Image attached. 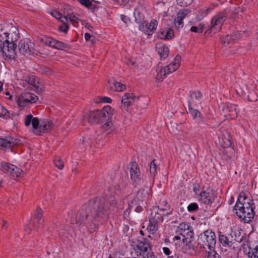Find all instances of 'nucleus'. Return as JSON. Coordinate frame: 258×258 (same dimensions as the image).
Returning a JSON list of instances; mask_svg holds the SVG:
<instances>
[{
	"label": "nucleus",
	"instance_id": "1",
	"mask_svg": "<svg viewBox=\"0 0 258 258\" xmlns=\"http://www.w3.org/2000/svg\"><path fill=\"white\" fill-rule=\"evenodd\" d=\"M19 38V30L11 24L3 26L0 31V52L7 59L14 58L17 45L15 42Z\"/></svg>",
	"mask_w": 258,
	"mask_h": 258
},
{
	"label": "nucleus",
	"instance_id": "2",
	"mask_svg": "<svg viewBox=\"0 0 258 258\" xmlns=\"http://www.w3.org/2000/svg\"><path fill=\"white\" fill-rule=\"evenodd\" d=\"M252 204L251 199L245 192L242 191L239 194L234 209L236 215L246 223L250 222L254 215Z\"/></svg>",
	"mask_w": 258,
	"mask_h": 258
},
{
	"label": "nucleus",
	"instance_id": "3",
	"mask_svg": "<svg viewBox=\"0 0 258 258\" xmlns=\"http://www.w3.org/2000/svg\"><path fill=\"white\" fill-rule=\"evenodd\" d=\"M107 206L104 202H96L88 217L86 228L89 232L92 233L98 227V222L105 220L108 216Z\"/></svg>",
	"mask_w": 258,
	"mask_h": 258
},
{
	"label": "nucleus",
	"instance_id": "4",
	"mask_svg": "<svg viewBox=\"0 0 258 258\" xmlns=\"http://www.w3.org/2000/svg\"><path fill=\"white\" fill-rule=\"evenodd\" d=\"M177 232L180 235H176L173 238L175 245L179 243L176 242L175 241L182 240V247L185 250L187 253L193 254L194 251L192 248L191 242L193 240L194 232L192 227L188 223H181L177 227Z\"/></svg>",
	"mask_w": 258,
	"mask_h": 258
},
{
	"label": "nucleus",
	"instance_id": "5",
	"mask_svg": "<svg viewBox=\"0 0 258 258\" xmlns=\"http://www.w3.org/2000/svg\"><path fill=\"white\" fill-rule=\"evenodd\" d=\"M135 254L137 258H156L154 255H148V250L150 248V244L148 241L136 240L131 243Z\"/></svg>",
	"mask_w": 258,
	"mask_h": 258
},
{
	"label": "nucleus",
	"instance_id": "6",
	"mask_svg": "<svg viewBox=\"0 0 258 258\" xmlns=\"http://www.w3.org/2000/svg\"><path fill=\"white\" fill-rule=\"evenodd\" d=\"M198 242L204 248L211 250L216 243L215 233L211 230L205 231L199 236Z\"/></svg>",
	"mask_w": 258,
	"mask_h": 258
},
{
	"label": "nucleus",
	"instance_id": "7",
	"mask_svg": "<svg viewBox=\"0 0 258 258\" xmlns=\"http://www.w3.org/2000/svg\"><path fill=\"white\" fill-rule=\"evenodd\" d=\"M219 109L223 116L227 119H234L237 116V107L236 105L231 103H221Z\"/></svg>",
	"mask_w": 258,
	"mask_h": 258
},
{
	"label": "nucleus",
	"instance_id": "8",
	"mask_svg": "<svg viewBox=\"0 0 258 258\" xmlns=\"http://www.w3.org/2000/svg\"><path fill=\"white\" fill-rule=\"evenodd\" d=\"M38 97L33 93H25L20 95L17 99V102L19 106L24 107L27 103H34L37 100Z\"/></svg>",
	"mask_w": 258,
	"mask_h": 258
},
{
	"label": "nucleus",
	"instance_id": "9",
	"mask_svg": "<svg viewBox=\"0 0 258 258\" xmlns=\"http://www.w3.org/2000/svg\"><path fill=\"white\" fill-rule=\"evenodd\" d=\"M165 208H153L151 215L155 216V219L158 221H163V216H168L172 213L170 207L166 204Z\"/></svg>",
	"mask_w": 258,
	"mask_h": 258
},
{
	"label": "nucleus",
	"instance_id": "10",
	"mask_svg": "<svg viewBox=\"0 0 258 258\" xmlns=\"http://www.w3.org/2000/svg\"><path fill=\"white\" fill-rule=\"evenodd\" d=\"M39 41L45 45H48L58 49H61L65 47V44L63 42L45 36H40L39 38Z\"/></svg>",
	"mask_w": 258,
	"mask_h": 258
},
{
	"label": "nucleus",
	"instance_id": "11",
	"mask_svg": "<svg viewBox=\"0 0 258 258\" xmlns=\"http://www.w3.org/2000/svg\"><path fill=\"white\" fill-rule=\"evenodd\" d=\"M157 26V22L156 20H152L150 23L144 21L140 24L139 30L146 34L151 35L154 33Z\"/></svg>",
	"mask_w": 258,
	"mask_h": 258
},
{
	"label": "nucleus",
	"instance_id": "12",
	"mask_svg": "<svg viewBox=\"0 0 258 258\" xmlns=\"http://www.w3.org/2000/svg\"><path fill=\"white\" fill-rule=\"evenodd\" d=\"M102 121L99 110H94L87 114V116L83 119L82 123L83 125H87V123L92 124Z\"/></svg>",
	"mask_w": 258,
	"mask_h": 258
},
{
	"label": "nucleus",
	"instance_id": "13",
	"mask_svg": "<svg viewBox=\"0 0 258 258\" xmlns=\"http://www.w3.org/2000/svg\"><path fill=\"white\" fill-rule=\"evenodd\" d=\"M1 170L4 172L10 173L14 177L19 176L22 172V170L14 165L6 162L1 163Z\"/></svg>",
	"mask_w": 258,
	"mask_h": 258
},
{
	"label": "nucleus",
	"instance_id": "14",
	"mask_svg": "<svg viewBox=\"0 0 258 258\" xmlns=\"http://www.w3.org/2000/svg\"><path fill=\"white\" fill-rule=\"evenodd\" d=\"M225 20V17L223 14H219L214 17L211 21V31L216 32L219 31L221 29Z\"/></svg>",
	"mask_w": 258,
	"mask_h": 258
},
{
	"label": "nucleus",
	"instance_id": "15",
	"mask_svg": "<svg viewBox=\"0 0 258 258\" xmlns=\"http://www.w3.org/2000/svg\"><path fill=\"white\" fill-rule=\"evenodd\" d=\"M199 201L204 205H209L213 203L215 199L214 195L211 192L204 191L202 192L198 198Z\"/></svg>",
	"mask_w": 258,
	"mask_h": 258
},
{
	"label": "nucleus",
	"instance_id": "16",
	"mask_svg": "<svg viewBox=\"0 0 258 258\" xmlns=\"http://www.w3.org/2000/svg\"><path fill=\"white\" fill-rule=\"evenodd\" d=\"M243 34V33L237 32L231 35H227L222 38L221 42L225 46L234 43Z\"/></svg>",
	"mask_w": 258,
	"mask_h": 258
},
{
	"label": "nucleus",
	"instance_id": "17",
	"mask_svg": "<svg viewBox=\"0 0 258 258\" xmlns=\"http://www.w3.org/2000/svg\"><path fill=\"white\" fill-rule=\"evenodd\" d=\"M32 123L33 132L37 134V130L38 129L39 121L37 117H33L31 114L27 115L25 117V124L26 126H28Z\"/></svg>",
	"mask_w": 258,
	"mask_h": 258
},
{
	"label": "nucleus",
	"instance_id": "18",
	"mask_svg": "<svg viewBox=\"0 0 258 258\" xmlns=\"http://www.w3.org/2000/svg\"><path fill=\"white\" fill-rule=\"evenodd\" d=\"M130 175L134 182H138L141 179V172L136 162H132L131 164Z\"/></svg>",
	"mask_w": 258,
	"mask_h": 258
},
{
	"label": "nucleus",
	"instance_id": "19",
	"mask_svg": "<svg viewBox=\"0 0 258 258\" xmlns=\"http://www.w3.org/2000/svg\"><path fill=\"white\" fill-rule=\"evenodd\" d=\"M100 114L102 121L110 119L114 112V109L110 106L106 105L101 110H99Z\"/></svg>",
	"mask_w": 258,
	"mask_h": 258
},
{
	"label": "nucleus",
	"instance_id": "20",
	"mask_svg": "<svg viewBox=\"0 0 258 258\" xmlns=\"http://www.w3.org/2000/svg\"><path fill=\"white\" fill-rule=\"evenodd\" d=\"M156 49L161 59H165L168 56L169 52V48L164 44L162 43L157 44Z\"/></svg>",
	"mask_w": 258,
	"mask_h": 258
},
{
	"label": "nucleus",
	"instance_id": "21",
	"mask_svg": "<svg viewBox=\"0 0 258 258\" xmlns=\"http://www.w3.org/2000/svg\"><path fill=\"white\" fill-rule=\"evenodd\" d=\"M108 84L110 90L116 92L123 91L126 88L125 85L117 82L114 80H109L108 81Z\"/></svg>",
	"mask_w": 258,
	"mask_h": 258
},
{
	"label": "nucleus",
	"instance_id": "22",
	"mask_svg": "<svg viewBox=\"0 0 258 258\" xmlns=\"http://www.w3.org/2000/svg\"><path fill=\"white\" fill-rule=\"evenodd\" d=\"M136 99L133 93H126L122 97L121 103L124 107H127L131 105Z\"/></svg>",
	"mask_w": 258,
	"mask_h": 258
},
{
	"label": "nucleus",
	"instance_id": "23",
	"mask_svg": "<svg viewBox=\"0 0 258 258\" xmlns=\"http://www.w3.org/2000/svg\"><path fill=\"white\" fill-rule=\"evenodd\" d=\"M16 144V140H14L13 138L8 137L6 139L1 138L0 148L1 149L11 148Z\"/></svg>",
	"mask_w": 258,
	"mask_h": 258
},
{
	"label": "nucleus",
	"instance_id": "24",
	"mask_svg": "<svg viewBox=\"0 0 258 258\" xmlns=\"http://www.w3.org/2000/svg\"><path fill=\"white\" fill-rule=\"evenodd\" d=\"M180 61V56L176 55L173 61H172L168 65L165 66L169 74L175 71L179 67Z\"/></svg>",
	"mask_w": 258,
	"mask_h": 258
},
{
	"label": "nucleus",
	"instance_id": "25",
	"mask_svg": "<svg viewBox=\"0 0 258 258\" xmlns=\"http://www.w3.org/2000/svg\"><path fill=\"white\" fill-rule=\"evenodd\" d=\"M143 3V2H140L139 6L136 7L134 10V16L137 23H140L144 18Z\"/></svg>",
	"mask_w": 258,
	"mask_h": 258
},
{
	"label": "nucleus",
	"instance_id": "26",
	"mask_svg": "<svg viewBox=\"0 0 258 258\" xmlns=\"http://www.w3.org/2000/svg\"><path fill=\"white\" fill-rule=\"evenodd\" d=\"M157 75L156 76V80L160 82L162 81L166 75L169 74L167 68L165 67L158 66L156 68Z\"/></svg>",
	"mask_w": 258,
	"mask_h": 258
},
{
	"label": "nucleus",
	"instance_id": "27",
	"mask_svg": "<svg viewBox=\"0 0 258 258\" xmlns=\"http://www.w3.org/2000/svg\"><path fill=\"white\" fill-rule=\"evenodd\" d=\"M152 218L149 220V224L147 230L151 234L156 232L158 227V223L162 221H158L155 219V216L152 215Z\"/></svg>",
	"mask_w": 258,
	"mask_h": 258
},
{
	"label": "nucleus",
	"instance_id": "28",
	"mask_svg": "<svg viewBox=\"0 0 258 258\" xmlns=\"http://www.w3.org/2000/svg\"><path fill=\"white\" fill-rule=\"evenodd\" d=\"M218 138L219 144L224 148L229 147L231 145L229 135L226 131L223 132L222 135Z\"/></svg>",
	"mask_w": 258,
	"mask_h": 258
},
{
	"label": "nucleus",
	"instance_id": "29",
	"mask_svg": "<svg viewBox=\"0 0 258 258\" xmlns=\"http://www.w3.org/2000/svg\"><path fill=\"white\" fill-rule=\"evenodd\" d=\"M34 44L28 42H21L19 45V49L23 53L31 52L34 49Z\"/></svg>",
	"mask_w": 258,
	"mask_h": 258
},
{
	"label": "nucleus",
	"instance_id": "30",
	"mask_svg": "<svg viewBox=\"0 0 258 258\" xmlns=\"http://www.w3.org/2000/svg\"><path fill=\"white\" fill-rule=\"evenodd\" d=\"M79 21V19L76 15L70 14L66 17H63L61 22L65 23L70 21L75 27H77Z\"/></svg>",
	"mask_w": 258,
	"mask_h": 258
},
{
	"label": "nucleus",
	"instance_id": "31",
	"mask_svg": "<svg viewBox=\"0 0 258 258\" xmlns=\"http://www.w3.org/2000/svg\"><path fill=\"white\" fill-rule=\"evenodd\" d=\"M54 127V125L51 121L49 120H43L40 126V132H49Z\"/></svg>",
	"mask_w": 258,
	"mask_h": 258
},
{
	"label": "nucleus",
	"instance_id": "32",
	"mask_svg": "<svg viewBox=\"0 0 258 258\" xmlns=\"http://www.w3.org/2000/svg\"><path fill=\"white\" fill-rule=\"evenodd\" d=\"M174 35V33L171 29H167L160 31L158 33V37L161 39H170Z\"/></svg>",
	"mask_w": 258,
	"mask_h": 258
},
{
	"label": "nucleus",
	"instance_id": "33",
	"mask_svg": "<svg viewBox=\"0 0 258 258\" xmlns=\"http://www.w3.org/2000/svg\"><path fill=\"white\" fill-rule=\"evenodd\" d=\"M245 88H240L239 90H237L236 91H237V93L240 95H247V98L248 99V100L249 101H254V99H253L251 97H250V96L249 95V94H252V92L251 91L252 89H250L247 88L246 87H245Z\"/></svg>",
	"mask_w": 258,
	"mask_h": 258
},
{
	"label": "nucleus",
	"instance_id": "34",
	"mask_svg": "<svg viewBox=\"0 0 258 258\" xmlns=\"http://www.w3.org/2000/svg\"><path fill=\"white\" fill-rule=\"evenodd\" d=\"M158 169V166L157 165L156 160H153L150 165V174L152 177H154L157 173V170Z\"/></svg>",
	"mask_w": 258,
	"mask_h": 258
},
{
	"label": "nucleus",
	"instance_id": "35",
	"mask_svg": "<svg viewBox=\"0 0 258 258\" xmlns=\"http://www.w3.org/2000/svg\"><path fill=\"white\" fill-rule=\"evenodd\" d=\"M114 130V127L111 121L106 122L102 125V130L107 134H110Z\"/></svg>",
	"mask_w": 258,
	"mask_h": 258
},
{
	"label": "nucleus",
	"instance_id": "36",
	"mask_svg": "<svg viewBox=\"0 0 258 258\" xmlns=\"http://www.w3.org/2000/svg\"><path fill=\"white\" fill-rule=\"evenodd\" d=\"M28 83L33 86L35 88L38 89V78L35 76L29 77L27 80Z\"/></svg>",
	"mask_w": 258,
	"mask_h": 258
},
{
	"label": "nucleus",
	"instance_id": "37",
	"mask_svg": "<svg viewBox=\"0 0 258 258\" xmlns=\"http://www.w3.org/2000/svg\"><path fill=\"white\" fill-rule=\"evenodd\" d=\"M0 117L4 119L10 118V113L8 110L4 106L0 105Z\"/></svg>",
	"mask_w": 258,
	"mask_h": 258
},
{
	"label": "nucleus",
	"instance_id": "38",
	"mask_svg": "<svg viewBox=\"0 0 258 258\" xmlns=\"http://www.w3.org/2000/svg\"><path fill=\"white\" fill-rule=\"evenodd\" d=\"M150 191V188L149 187H146L143 189H140L138 192V196L141 197L143 198H146L148 197Z\"/></svg>",
	"mask_w": 258,
	"mask_h": 258
},
{
	"label": "nucleus",
	"instance_id": "39",
	"mask_svg": "<svg viewBox=\"0 0 258 258\" xmlns=\"http://www.w3.org/2000/svg\"><path fill=\"white\" fill-rule=\"evenodd\" d=\"M54 164L56 167L59 170H62L64 167V163L60 157H56L54 160Z\"/></svg>",
	"mask_w": 258,
	"mask_h": 258
},
{
	"label": "nucleus",
	"instance_id": "40",
	"mask_svg": "<svg viewBox=\"0 0 258 258\" xmlns=\"http://www.w3.org/2000/svg\"><path fill=\"white\" fill-rule=\"evenodd\" d=\"M189 12L188 10L183 9L178 13L176 18L183 21L185 17L188 14Z\"/></svg>",
	"mask_w": 258,
	"mask_h": 258
},
{
	"label": "nucleus",
	"instance_id": "41",
	"mask_svg": "<svg viewBox=\"0 0 258 258\" xmlns=\"http://www.w3.org/2000/svg\"><path fill=\"white\" fill-rule=\"evenodd\" d=\"M248 256L249 258H258V246L248 252Z\"/></svg>",
	"mask_w": 258,
	"mask_h": 258
},
{
	"label": "nucleus",
	"instance_id": "42",
	"mask_svg": "<svg viewBox=\"0 0 258 258\" xmlns=\"http://www.w3.org/2000/svg\"><path fill=\"white\" fill-rule=\"evenodd\" d=\"M188 113L192 116L194 119L198 118L200 117V112L196 109H194L192 108H189Z\"/></svg>",
	"mask_w": 258,
	"mask_h": 258
},
{
	"label": "nucleus",
	"instance_id": "43",
	"mask_svg": "<svg viewBox=\"0 0 258 258\" xmlns=\"http://www.w3.org/2000/svg\"><path fill=\"white\" fill-rule=\"evenodd\" d=\"M192 0H176L177 3L181 7H186L189 5Z\"/></svg>",
	"mask_w": 258,
	"mask_h": 258
},
{
	"label": "nucleus",
	"instance_id": "44",
	"mask_svg": "<svg viewBox=\"0 0 258 258\" xmlns=\"http://www.w3.org/2000/svg\"><path fill=\"white\" fill-rule=\"evenodd\" d=\"M190 30L195 33H201L203 31V26L202 24H200L198 26H192Z\"/></svg>",
	"mask_w": 258,
	"mask_h": 258
},
{
	"label": "nucleus",
	"instance_id": "45",
	"mask_svg": "<svg viewBox=\"0 0 258 258\" xmlns=\"http://www.w3.org/2000/svg\"><path fill=\"white\" fill-rule=\"evenodd\" d=\"M90 143V139L88 137H83L80 140V146L83 147L84 146H87L88 144Z\"/></svg>",
	"mask_w": 258,
	"mask_h": 258
},
{
	"label": "nucleus",
	"instance_id": "46",
	"mask_svg": "<svg viewBox=\"0 0 258 258\" xmlns=\"http://www.w3.org/2000/svg\"><path fill=\"white\" fill-rule=\"evenodd\" d=\"M50 14L56 19H60L61 21V20L63 19L61 14L57 11H53L50 12Z\"/></svg>",
	"mask_w": 258,
	"mask_h": 258
},
{
	"label": "nucleus",
	"instance_id": "47",
	"mask_svg": "<svg viewBox=\"0 0 258 258\" xmlns=\"http://www.w3.org/2000/svg\"><path fill=\"white\" fill-rule=\"evenodd\" d=\"M78 1L82 5L87 8H90L92 5L91 0H78Z\"/></svg>",
	"mask_w": 258,
	"mask_h": 258
},
{
	"label": "nucleus",
	"instance_id": "48",
	"mask_svg": "<svg viewBox=\"0 0 258 258\" xmlns=\"http://www.w3.org/2000/svg\"><path fill=\"white\" fill-rule=\"evenodd\" d=\"M174 24L176 28L179 29L182 28L183 26V22L180 19H178L176 18L174 20Z\"/></svg>",
	"mask_w": 258,
	"mask_h": 258
},
{
	"label": "nucleus",
	"instance_id": "49",
	"mask_svg": "<svg viewBox=\"0 0 258 258\" xmlns=\"http://www.w3.org/2000/svg\"><path fill=\"white\" fill-rule=\"evenodd\" d=\"M202 96V93L199 91L194 92L190 94V97L192 99L195 98L197 100L201 98Z\"/></svg>",
	"mask_w": 258,
	"mask_h": 258
},
{
	"label": "nucleus",
	"instance_id": "50",
	"mask_svg": "<svg viewBox=\"0 0 258 258\" xmlns=\"http://www.w3.org/2000/svg\"><path fill=\"white\" fill-rule=\"evenodd\" d=\"M219 240L220 242L224 245L228 244V239L226 236L224 235H221L219 236Z\"/></svg>",
	"mask_w": 258,
	"mask_h": 258
},
{
	"label": "nucleus",
	"instance_id": "51",
	"mask_svg": "<svg viewBox=\"0 0 258 258\" xmlns=\"http://www.w3.org/2000/svg\"><path fill=\"white\" fill-rule=\"evenodd\" d=\"M198 208V205L195 203L189 204L187 207V210L188 211H194Z\"/></svg>",
	"mask_w": 258,
	"mask_h": 258
},
{
	"label": "nucleus",
	"instance_id": "52",
	"mask_svg": "<svg viewBox=\"0 0 258 258\" xmlns=\"http://www.w3.org/2000/svg\"><path fill=\"white\" fill-rule=\"evenodd\" d=\"M59 29L60 31L66 33L68 31L69 27L66 22L62 23V24L59 27Z\"/></svg>",
	"mask_w": 258,
	"mask_h": 258
},
{
	"label": "nucleus",
	"instance_id": "53",
	"mask_svg": "<svg viewBox=\"0 0 258 258\" xmlns=\"http://www.w3.org/2000/svg\"><path fill=\"white\" fill-rule=\"evenodd\" d=\"M99 101L103 103H110L112 100L108 97H102L99 98Z\"/></svg>",
	"mask_w": 258,
	"mask_h": 258
},
{
	"label": "nucleus",
	"instance_id": "54",
	"mask_svg": "<svg viewBox=\"0 0 258 258\" xmlns=\"http://www.w3.org/2000/svg\"><path fill=\"white\" fill-rule=\"evenodd\" d=\"M35 216L38 219V220H40L42 217V210L40 209H38L37 210Z\"/></svg>",
	"mask_w": 258,
	"mask_h": 258
},
{
	"label": "nucleus",
	"instance_id": "55",
	"mask_svg": "<svg viewBox=\"0 0 258 258\" xmlns=\"http://www.w3.org/2000/svg\"><path fill=\"white\" fill-rule=\"evenodd\" d=\"M121 20L126 24H127L130 22V19L126 16L123 15H121L120 16Z\"/></svg>",
	"mask_w": 258,
	"mask_h": 258
},
{
	"label": "nucleus",
	"instance_id": "56",
	"mask_svg": "<svg viewBox=\"0 0 258 258\" xmlns=\"http://www.w3.org/2000/svg\"><path fill=\"white\" fill-rule=\"evenodd\" d=\"M217 257L218 255L215 251H208V258H217Z\"/></svg>",
	"mask_w": 258,
	"mask_h": 258
},
{
	"label": "nucleus",
	"instance_id": "57",
	"mask_svg": "<svg viewBox=\"0 0 258 258\" xmlns=\"http://www.w3.org/2000/svg\"><path fill=\"white\" fill-rule=\"evenodd\" d=\"M162 250H163V253L166 255H169L170 253H171V251L169 249V248L167 247H164L162 248Z\"/></svg>",
	"mask_w": 258,
	"mask_h": 258
},
{
	"label": "nucleus",
	"instance_id": "58",
	"mask_svg": "<svg viewBox=\"0 0 258 258\" xmlns=\"http://www.w3.org/2000/svg\"><path fill=\"white\" fill-rule=\"evenodd\" d=\"M127 63L128 64H131L132 66H137L136 61L134 60H132L131 59H128L127 60Z\"/></svg>",
	"mask_w": 258,
	"mask_h": 258
},
{
	"label": "nucleus",
	"instance_id": "59",
	"mask_svg": "<svg viewBox=\"0 0 258 258\" xmlns=\"http://www.w3.org/2000/svg\"><path fill=\"white\" fill-rule=\"evenodd\" d=\"M117 3H118L120 5H126L127 0H116Z\"/></svg>",
	"mask_w": 258,
	"mask_h": 258
},
{
	"label": "nucleus",
	"instance_id": "60",
	"mask_svg": "<svg viewBox=\"0 0 258 258\" xmlns=\"http://www.w3.org/2000/svg\"><path fill=\"white\" fill-rule=\"evenodd\" d=\"M84 38L86 41H88L91 38V35L88 33H86L84 35Z\"/></svg>",
	"mask_w": 258,
	"mask_h": 258
},
{
	"label": "nucleus",
	"instance_id": "61",
	"mask_svg": "<svg viewBox=\"0 0 258 258\" xmlns=\"http://www.w3.org/2000/svg\"><path fill=\"white\" fill-rule=\"evenodd\" d=\"M44 73L47 74H51V71L47 68H45L44 69V70L43 71Z\"/></svg>",
	"mask_w": 258,
	"mask_h": 258
},
{
	"label": "nucleus",
	"instance_id": "62",
	"mask_svg": "<svg viewBox=\"0 0 258 258\" xmlns=\"http://www.w3.org/2000/svg\"><path fill=\"white\" fill-rule=\"evenodd\" d=\"M207 11H206V12H205V14L203 16H201L200 18H199L198 19L201 20V19H203L205 16H206L208 14V13Z\"/></svg>",
	"mask_w": 258,
	"mask_h": 258
},
{
	"label": "nucleus",
	"instance_id": "63",
	"mask_svg": "<svg viewBox=\"0 0 258 258\" xmlns=\"http://www.w3.org/2000/svg\"><path fill=\"white\" fill-rule=\"evenodd\" d=\"M3 85H0V92H2L3 91Z\"/></svg>",
	"mask_w": 258,
	"mask_h": 258
},
{
	"label": "nucleus",
	"instance_id": "64",
	"mask_svg": "<svg viewBox=\"0 0 258 258\" xmlns=\"http://www.w3.org/2000/svg\"><path fill=\"white\" fill-rule=\"evenodd\" d=\"M168 258H176V256H168Z\"/></svg>",
	"mask_w": 258,
	"mask_h": 258
}]
</instances>
